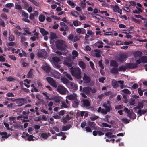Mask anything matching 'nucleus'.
<instances>
[{"mask_svg": "<svg viewBox=\"0 0 147 147\" xmlns=\"http://www.w3.org/2000/svg\"><path fill=\"white\" fill-rule=\"evenodd\" d=\"M45 18V16L43 15H40L39 16V20L41 22H43Z\"/></svg>", "mask_w": 147, "mask_h": 147, "instance_id": "obj_35", "label": "nucleus"}, {"mask_svg": "<svg viewBox=\"0 0 147 147\" xmlns=\"http://www.w3.org/2000/svg\"><path fill=\"white\" fill-rule=\"evenodd\" d=\"M138 67L136 63H128L126 64L125 66H121L119 69V71H125L127 68H133Z\"/></svg>", "mask_w": 147, "mask_h": 147, "instance_id": "obj_2", "label": "nucleus"}, {"mask_svg": "<svg viewBox=\"0 0 147 147\" xmlns=\"http://www.w3.org/2000/svg\"><path fill=\"white\" fill-rule=\"evenodd\" d=\"M118 65V63L115 61L112 60L111 62L110 65L111 66L117 67Z\"/></svg>", "mask_w": 147, "mask_h": 147, "instance_id": "obj_30", "label": "nucleus"}, {"mask_svg": "<svg viewBox=\"0 0 147 147\" xmlns=\"http://www.w3.org/2000/svg\"><path fill=\"white\" fill-rule=\"evenodd\" d=\"M129 103L130 105H134L135 103V100L131 98Z\"/></svg>", "mask_w": 147, "mask_h": 147, "instance_id": "obj_54", "label": "nucleus"}, {"mask_svg": "<svg viewBox=\"0 0 147 147\" xmlns=\"http://www.w3.org/2000/svg\"><path fill=\"white\" fill-rule=\"evenodd\" d=\"M106 136L109 138H111L115 137V136L112 134L110 132H107L105 134Z\"/></svg>", "mask_w": 147, "mask_h": 147, "instance_id": "obj_39", "label": "nucleus"}, {"mask_svg": "<svg viewBox=\"0 0 147 147\" xmlns=\"http://www.w3.org/2000/svg\"><path fill=\"white\" fill-rule=\"evenodd\" d=\"M123 97L124 99V100L123 101V102L125 103H127L128 102L127 98L128 97H129V96L123 95Z\"/></svg>", "mask_w": 147, "mask_h": 147, "instance_id": "obj_48", "label": "nucleus"}, {"mask_svg": "<svg viewBox=\"0 0 147 147\" xmlns=\"http://www.w3.org/2000/svg\"><path fill=\"white\" fill-rule=\"evenodd\" d=\"M67 3L70 6H71L72 7H74L75 6V4L72 1L69 0L67 1Z\"/></svg>", "mask_w": 147, "mask_h": 147, "instance_id": "obj_40", "label": "nucleus"}, {"mask_svg": "<svg viewBox=\"0 0 147 147\" xmlns=\"http://www.w3.org/2000/svg\"><path fill=\"white\" fill-rule=\"evenodd\" d=\"M98 64L99 66L101 67V69L102 70L104 69V66L102 64V60H100L98 62Z\"/></svg>", "mask_w": 147, "mask_h": 147, "instance_id": "obj_55", "label": "nucleus"}, {"mask_svg": "<svg viewBox=\"0 0 147 147\" xmlns=\"http://www.w3.org/2000/svg\"><path fill=\"white\" fill-rule=\"evenodd\" d=\"M88 125L92 128H94L96 124L94 122L89 121L88 122Z\"/></svg>", "mask_w": 147, "mask_h": 147, "instance_id": "obj_36", "label": "nucleus"}, {"mask_svg": "<svg viewBox=\"0 0 147 147\" xmlns=\"http://www.w3.org/2000/svg\"><path fill=\"white\" fill-rule=\"evenodd\" d=\"M92 17L94 18L97 19L98 20H100L102 19V17L99 15L92 14Z\"/></svg>", "mask_w": 147, "mask_h": 147, "instance_id": "obj_31", "label": "nucleus"}, {"mask_svg": "<svg viewBox=\"0 0 147 147\" xmlns=\"http://www.w3.org/2000/svg\"><path fill=\"white\" fill-rule=\"evenodd\" d=\"M51 73L55 78H59L60 74L57 71L55 70H52Z\"/></svg>", "mask_w": 147, "mask_h": 147, "instance_id": "obj_15", "label": "nucleus"}, {"mask_svg": "<svg viewBox=\"0 0 147 147\" xmlns=\"http://www.w3.org/2000/svg\"><path fill=\"white\" fill-rule=\"evenodd\" d=\"M71 14L73 16L77 17L79 15L78 13L76 11H73L71 12Z\"/></svg>", "mask_w": 147, "mask_h": 147, "instance_id": "obj_45", "label": "nucleus"}, {"mask_svg": "<svg viewBox=\"0 0 147 147\" xmlns=\"http://www.w3.org/2000/svg\"><path fill=\"white\" fill-rule=\"evenodd\" d=\"M118 83L120 84V88L121 89H123V88L126 87L125 85L123 84L124 81L123 80H120L118 81Z\"/></svg>", "mask_w": 147, "mask_h": 147, "instance_id": "obj_29", "label": "nucleus"}, {"mask_svg": "<svg viewBox=\"0 0 147 147\" xmlns=\"http://www.w3.org/2000/svg\"><path fill=\"white\" fill-rule=\"evenodd\" d=\"M19 13L20 14H22V16H23L26 18H28V13H26L25 12V11L23 10H21L20 12Z\"/></svg>", "mask_w": 147, "mask_h": 147, "instance_id": "obj_20", "label": "nucleus"}, {"mask_svg": "<svg viewBox=\"0 0 147 147\" xmlns=\"http://www.w3.org/2000/svg\"><path fill=\"white\" fill-rule=\"evenodd\" d=\"M119 71V68L117 67H115L112 68L111 70V72L112 74H117Z\"/></svg>", "mask_w": 147, "mask_h": 147, "instance_id": "obj_24", "label": "nucleus"}, {"mask_svg": "<svg viewBox=\"0 0 147 147\" xmlns=\"http://www.w3.org/2000/svg\"><path fill=\"white\" fill-rule=\"evenodd\" d=\"M9 40L10 41H13L14 40V36L12 35H10L9 38Z\"/></svg>", "mask_w": 147, "mask_h": 147, "instance_id": "obj_49", "label": "nucleus"}, {"mask_svg": "<svg viewBox=\"0 0 147 147\" xmlns=\"http://www.w3.org/2000/svg\"><path fill=\"white\" fill-rule=\"evenodd\" d=\"M55 135L58 136H62V137L61 139L64 140V134L62 132H60L55 134Z\"/></svg>", "mask_w": 147, "mask_h": 147, "instance_id": "obj_38", "label": "nucleus"}, {"mask_svg": "<svg viewBox=\"0 0 147 147\" xmlns=\"http://www.w3.org/2000/svg\"><path fill=\"white\" fill-rule=\"evenodd\" d=\"M77 98V96L75 94H70L67 96H66V104H65V108H68L69 106V104L67 101V99L70 100H74Z\"/></svg>", "mask_w": 147, "mask_h": 147, "instance_id": "obj_3", "label": "nucleus"}, {"mask_svg": "<svg viewBox=\"0 0 147 147\" xmlns=\"http://www.w3.org/2000/svg\"><path fill=\"white\" fill-rule=\"evenodd\" d=\"M103 44V43L101 41L99 40L93 45L92 46L94 47H95L97 46L98 48H101L103 47V46L102 45Z\"/></svg>", "mask_w": 147, "mask_h": 147, "instance_id": "obj_10", "label": "nucleus"}, {"mask_svg": "<svg viewBox=\"0 0 147 147\" xmlns=\"http://www.w3.org/2000/svg\"><path fill=\"white\" fill-rule=\"evenodd\" d=\"M102 106L104 107V109H102V113L107 114L108 112H109L112 110L111 106H109L108 104L106 103L104 104Z\"/></svg>", "mask_w": 147, "mask_h": 147, "instance_id": "obj_5", "label": "nucleus"}, {"mask_svg": "<svg viewBox=\"0 0 147 147\" xmlns=\"http://www.w3.org/2000/svg\"><path fill=\"white\" fill-rule=\"evenodd\" d=\"M64 42L63 40H58L55 42L56 46L57 48L59 50H62L64 49L63 47Z\"/></svg>", "mask_w": 147, "mask_h": 147, "instance_id": "obj_6", "label": "nucleus"}, {"mask_svg": "<svg viewBox=\"0 0 147 147\" xmlns=\"http://www.w3.org/2000/svg\"><path fill=\"white\" fill-rule=\"evenodd\" d=\"M30 1L32 2L35 6H38L39 3L34 0H29Z\"/></svg>", "mask_w": 147, "mask_h": 147, "instance_id": "obj_53", "label": "nucleus"}, {"mask_svg": "<svg viewBox=\"0 0 147 147\" xmlns=\"http://www.w3.org/2000/svg\"><path fill=\"white\" fill-rule=\"evenodd\" d=\"M127 57V56L126 55L124 54H122L120 55L117 60L119 62H122Z\"/></svg>", "mask_w": 147, "mask_h": 147, "instance_id": "obj_12", "label": "nucleus"}, {"mask_svg": "<svg viewBox=\"0 0 147 147\" xmlns=\"http://www.w3.org/2000/svg\"><path fill=\"white\" fill-rule=\"evenodd\" d=\"M138 92L140 96L143 95V91H142L140 88H139L138 89Z\"/></svg>", "mask_w": 147, "mask_h": 147, "instance_id": "obj_60", "label": "nucleus"}, {"mask_svg": "<svg viewBox=\"0 0 147 147\" xmlns=\"http://www.w3.org/2000/svg\"><path fill=\"white\" fill-rule=\"evenodd\" d=\"M80 38H81V37L80 36H76L74 37L72 41L73 42H75L77 40H79Z\"/></svg>", "mask_w": 147, "mask_h": 147, "instance_id": "obj_42", "label": "nucleus"}, {"mask_svg": "<svg viewBox=\"0 0 147 147\" xmlns=\"http://www.w3.org/2000/svg\"><path fill=\"white\" fill-rule=\"evenodd\" d=\"M84 105L86 107H89L90 105V102L88 100L84 99L83 100Z\"/></svg>", "mask_w": 147, "mask_h": 147, "instance_id": "obj_27", "label": "nucleus"}, {"mask_svg": "<svg viewBox=\"0 0 147 147\" xmlns=\"http://www.w3.org/2000/svg\"><path fill=\"white\" fill-rule=\"evenodd\" d=\"M3 123L7 129L8 130H9L10 128L9 124L5 121L3 122Z\"/></svg>", "mask_w": 147, "mask_h": 147, "instance_id": "obj_46", "label": "nucleus"}, {"mask_svg": "<svg viewBox=\"0 0 147 147\" xmlns=\"http://www.w3.org/2000/svg\"><path fill=\"white\" fill-rule=\"evenodd\" d=\"M105 79V78L104 77H102L101 78H99V82H102V83H104V80Z\"/></svg>", "mask_w": 147, "mask_h": 147, "instance_id": "obj_63", "label": "nucleus"}, {"mask_svg": "<svg viewBox=\"0 0 147 147\" xmlns=\"http://www.w3.org/2000/svg\"><path fill=\"white\" fill-rule=\"evenodd\" d=\"M72 58L73 59H74L78 55V53L76 50H74L72 53Z\"/></svg>", "mask_w": 147, "mask_h": 147, "instance_id": "obj_23", "label": "nucleus"}, {"mask_svg": "<svg viewBox=\"0 0 147 147\" xmlns=\"http://www.w3.org/2000/svg\"><path fill=\"white\" fill-rule=\"evenodd\" d=\"M76 32L79 34H84L86 33V30L83 28H78L76 29Z\"/></svg>", "mask_w": 147, "mask_h": 147, "instance_id": "obj_18", "label": "nucleus"}, {"mask_svg": "<svg viewBox=\"0 0 147 147\" xmlns=\"http://www.w3.org/2000/svg\"><path fill=\"white\" fill-rule=\"evenodd\" d=\"M73 24L74 26H77L79 25H80L81 24V22L78 21V20H76L73 22Z\"/></svg>", "mask_w": 147, "mask_h": 147, "instance_id": "obj_41", "label": "nucleus"}, {"mask_svg": "<svg viewBox=\"0 0 147 147\" xmlns=\"http://www.w3.org/2000/svg\"><path fill=\"white\" fill-rule=\"evenodd\" d=\"M9 58L13 60H16V59L14 55H9Z\"/></svg>", "mask_w": 147, "mask_h": 147, "instance_id": "obj_64", "label": "nucleus"}, {"mask_svg": "<svg viewBox=\"0 0 147 147\" xmlns=\"http://www.w3.org/2000/svg\"><path fill=\"white\" fill-rule=\"evenodd\" d=\"M65 64L70 70L72 75L78 79L81 78V70L79 67L73 68L72 67V62L71 61L66 62Z\"/></svg>", "mask_w": 147, "mask_h": 147, "instance_id": "obj_1", "label": "nucleus"}, {"mask_svg": "<svg viewBox=\"0 0 147 147\" xmlns=\"http://www.w3.org/2000/svg\"><path fill=\"white\" fill-rule=\"evenodd\" d=\"M15 7L16 9H17L20 10L22 9V7L20 5H19V4L16 5Z\"/></svg>", "mask_w": 147, "mask_h": 147, "instance_id": "obj_56", "label": "nucleus"}, {"mask_svg": "<svg viewBox=\"0 0 147 147\" xmlns=\"http://www.w3.org/2000/svg\"><path fill=\"white\" fill-rule=\"evenodd\" d=\"M145 102V100H143L141 102L138 103V105L140 109H142L143 108V103Z\"/></svg>", "mask_w": 147, "mask_h": 147, "instance_id": "obj_34", "label": "nucleus"}, {"mask_svg": "<svg viewBox=\"0 0 147 147\" xmlns=\"http://www.w3.org/2000/svg\"><path fill=\"white\" fill-rule=\"evenodd\" d=\"M83 79L85 83H89L90 82L91 80L90 78L85 73L84 74Z\"/></svg>", "mask_w": 147, "mask_h": 147, "instance_id": "obj_14", "label": "nucleus"}, {"mask_svg": "<svg viewBox=\"0 0 147 147\" xmlns=\"http://www.w3.org/2000/svg\"><path fill=\"white\" fill-rule=\"evenodd\" d=\"M121 92L123 93L122 96L124 95L128 96V95H130L131 93L130 91L127 88H125L121 90Z\"/></svg>", "mask_w": 147, "mask_h": 147, "instance_id": "obj_16", "label": "nucleus"}, {"mask_svg": "<svg viewBox=\"0 0 147 147\" xmlns=\"http://www.w3.org/2000/svg\"><path fill=\"white\" fill-rule=\"evenodd\" d=\"M111 7L112 8L113 11L114 12H117L118 10L119 9V7L117 5H115V6L111 5Z\"/></svg>", "mask_w": 147, "mask_h": 147, "instance_id": "obj_22", "label": "nucleus"}, {"mask_svg": "<svg viewBox=\"0 0 147 147\" xmlns=\"http://www.w3.org/2000/svg\"><path fill=\"white\" fill-rule=\"evenodd\" d=\"M106 19L107 20L113 22H115V19L114 18H111L109 17H107Z\"/></svg>", "mask_w": 147, "mask_h": 147, "instance_id": "obj_59", "label": "nucleus"}, {"mask_svg": "<svg viewBox=\"0 0 147 147\" xmlns=\"http://www.w3.org/2000/svg\"><path fill=\"white\" fill-rule=\"evenodd\" d=\"M16 100V103L18 104L17 106L18 107H20L24 104L25 99L24 98H18Z\"/></svg>", "mask_w": 147, "mask_h": 147, "instance_id": "obj_9", "label": "nucleus"}, {"mask_svg": "<svg viewBox=\"0 0 147 147\" xmlns=\"http://www.w3.org/2000/svg\"><path fill=\"white\" fill-rule=\"evenodd\" d=\"M118 81H116L115 80H113L112 81V84L114 88H116L118 87Z\"/></svg>", "mask_w": 147, "mask_h": 147, "instance_id": "obj_19", "label": "nucleus"}, {"mask_svg": "<svg viewBox=\"0 0 147 147\" xmlns=\"http://www.w3.org/2000/svg\"><path fill=\"white\" fill-rule=\"evenodd\" d=\"M6 79H7V81L9 82L13 81L15 80V79L11 76H9V77H7Z\"/></svg>", "mask_w": 147, "mask_h": 147, "instance_id": "obj_44", "label": "nucleus"}, {"mask_svg": "<svg viewBox=\"0 0 147 147\" xmlns=\"http://www.w3.org/2000/svg\"><path fill=\"white\" fill-rule=\"evenodd\" d=\"M57 91L60 94H64V87L61 85H58Z\"/></svg>", "mask_w": 147, "mask_h": 147, "instance_id": "obj_11", "label": "nucleus"}, {"mask_svg": "<svg viewBox=\"0 0 147 147\" xmlns=\"http://www.w3.org/2000/svg\"><path fill=\"white\" fill-rule=\"evenodd\" d=\"M73 113L72 111L68 112L67 115L66 117V119L69 120L73 116Z\"/></svg>", "mask_w": 147, "mask_h": 147, "instance_id": "obj_25", "label": "nucleus"}, {"mask_svg": "<svg viewBox=\"0 0 147 147\" xmlns=\"http://www.w3.org/2000/svg\"><path fill=\"white\" fill-rule=\"evenodd\" d=\"M6 96L8 97H13L14 96V95L12 92H8L6 94Z\"/></svg>", "mask_w": 147, "mask_h": 147, "instance_id": "obj_58", "label": "nucleus"}, {"mask_svg": "<svg viewBox=\"0 0 147 147\" xmlns=\"http://www.w3.org/2000/svg\"><path fill=\"white\" fill-rule=\"evenodd\" d=\"M34 138V136L30 135L28 137L27 139L28 141H33L34 140V139H33Z\"/></svg>", "mask_w": 147, "mask_h": 147, "instance_id": "obj_43", "label": "nucleus"}, {"mask_svg": "<svg viewBox=\"0 0 147 147\" xmlns=\"http://www.w3.org/2000/svg\"><path fill=\"white\" fill-rule=\"evenodd\" d=\"M91 90V88L90 87H85L83 88V93L88 94L90 93V90Z\"/></svg>", "mask_w": 147, "mask_h": 147, "instance_id": "obj_17", "label": "nucleus"}, {"mask_svg": "<svg viewBox=\"0 0 147 147\" xmlns=\"http://www.w3.org/2000/svg\"><path fill=\"white\" fill-rule=\"evenodd\" d=\"M122 121L124 123H127L129 122V120H128L126 118H123L122 119Z\"/></svg>", "mask_w": 147, "mask_h": 147, "instance_id": "obj_50", "label": "nucleus"}, {"mask_svg": "<svg viewBox=\"0 0 147 147\" xmlns=\"http://www.w3.org/2000/svg\"><path fill=\"white\" fill-rule=\"evenodd\" d=\"M47 53L44 49H41L39 51L38 53V56L40 57L44 58L47 57Z\"/></svg>", "mask_w": 147, "mask_h": 147, "instance_id": "obj_8", "label": "nucleus"}, {"mask_svg": "<svg viewBox=\"0 0 147 147\" xmlns=\"http://www.w3.org/2000/svg\"><path fill=\"white\" fill-rule=\"evenodd\" d=\"M87 34L88 35L91 36H93L94 35V33L92 31L88 30H87Z\"/></svg>", "mask_w": 147, "mask_h": 147, "instance_id": "obj_57", "label": "nucleus"}, {"mask_svg": "<svg viewBox=\"0 0 147 147\" xmlns=\"http://www.w3.org/2000/svg\"><path fill=\"white\" fill-rule=\"evenodd\" d=\"M41 137L44 139H47L48 138V135L46 133H42L41 134Z\"/></svg>", "mask_w": 147, "mask_h": 147, "instance_id": "obj_37", "label": "nucleus"}, {"mask_svg": "<svg viewBox=\"0 0 147 147\" xmlns=\"http://www.w3.org/2000/svg\"><path fill=\"white\" fill-rule=\"evenodd\" d=\"M80 102L77 99V98L75 100H73V105L75 107H76L79 105Z\"/></svg>", "mask_w": 147, "mask_h": 147, "instance_id": "obj_26", "label": "nucleus"}, {"mask_svg": "<svg viewBox=\"0 0 147 147\" xmlns=\"http://www.w3.org/2000/svg\"><path fill=\"white\" fill-rule=\"evenodd\" d=\"M52 59L54 64L55 67L57 69L60 68L61 67L60 66L58 63V62L60 61V59L57 57H53Z\"/></svg>", "mask_w": 147, "mask_h": 147, "instance_id": "obj_7", "label": "nucleus"}, {"mask_svg": "<svg viewBox=\"0 0 147 147\" xmlns=\"http://www.w3.org/2000/svg\"><path fill=\"white\" fill-rule=\"evenodd\" d=\"M43 69L47 73L49 72L51 70V68L48 66H45L43 67Z\"/></svg>", "mask_w": 147, "mask_h": 147, "instance_id": "obj_32", "label": "nucleus"}, {"mask_svg": "<svg viewBox=\"0 0 147 147\" xmlns=\"http://www.w3.org/2000/svg\"><path fill=\"white\" fill-rule=\"evenodd\" d=\"M102 126L106 127H108L109 128L111 127V126L106 123H103L102 124Z\"/></svg>", "mask_w": 147, "mask_h": 147, "instance_id": "obj_52", "label": "nucleus"}, {"mask_svg": "<svg viewBox=\"0 0 147 147\" xmlns=\"http://www.w3.org/2000/svg\"><path fill=\"white\" fill-rule=\"evenodd\" d=\"M46 79L47 82L50 84L55 88H56L59 84L58 83L56 82L54 80L50 77H47Z\"/></svg>", "mask_w": 147, "mask_h": 147, "instance_id": "obj_4", "label": "nucleus"}, {"mask_svg": "<svg viewBox=\"0 0 147 147\" xmlns=\"http://www.w3.org/2000/svg\"><path fill=\"white\" fill-rule=\"evenodd\" d=\"M31 70L29 71L27 75L26 76L27 78H31L32 76V73L31 72Z\"/></svg>", "mask_w": 147, "mask_h": 147, "instance_id": "obj_61", "label": "nucleus"}, {"mask_svg": "<svg viewBox=\"0 0 147 147\" xmlns=\"http://www.w3.org/2000/svg\"><path fill=\"white\" fill-rule=\"evenodd\" d=\"M142 62L143 63H147V57L143 56L140 58Z\"/></svg>", "mask_w": 147, "mask_h": 147, "instance_id": "obj_33", "label": "nucleus"}, {"mask_svg": "<svg viewBox=\"0 0 147 147\" xmlns=\"http://www.w3.org/2000/svg\"><path fill=\"white\" fill-rule=\"evenodd\" d=\"M85 129L87 132H92V131L90 128L89 127H85Z\"/></svg>", "mask_w": 147, "mask_h": 147, "instance_id": "obj_62", "label": "nucleus"}, {"mask_svg": "<svg viewBox=\"0 0 147 147\" xmlns=\"http://www.w3.org/2000/svg\"><path fill=\"white\" fill-rule=\"evenodd\" d=\"M14 5L13 3H8L5 5V6L8 8L11 7H13Z\"/></svg>", "mask_w": 147, "mask_h": 147, "instance_id": "obj_51", "label": "nucleus"}, {"mask_svg": "<svg viewBox=\"0 0 147 147\" xmlns=\"http://www.w3.org/2000/svg\"><path fill=\"white\" fill-rule=\"evenodd\" d=\"M0 135L2 136V138H7L10 135V134L7 135V133L6 132H3L0 133Z\"/></svg>", "mask_w": 147, "mask_h": 147, "instance_id": "obj_21", "label": "nucleus"}, {"mask_svg": "<svg viewBox=\"0 0 147 147\" xmlns=\"http://www.w3.org/2000/svg\"><path fill=\"white\" fill-rule=\"evenodd\" d=\"M66 86H68L69 88L73 89L74 90H76L77 88L76 85L71 82L67 84Z\"/></svg>", "mask_w": 147, "mask_h": 147, "instance_id": "obj_13", "label": "nucleus"}, {"mask_svg": "<svg viewBox=\"0 0 147 147\" xmlns=\"http://www.w3.org/2000/svg\"><path fill=\"white\" fill-rule=\"evenodd\" d=\"M79 66L83 69H85L86 65L85 63L82 61H80L78 63Z\"/></svg>", "mask_w": 147, "mask_h": 147, "instance_id": "obj_28", "label": "nucleus"}, {"mask_svg": "<svg viewBox=\"0 0 147 147\" xmlns=\"http://www.w3.org/2000/svg\"><path fill=\"white\" fill-rule=\"evenodd\" d=\"M123 9L125 11L128 12H129L130 11V9L129 7L126 6L123 7Z\"/></svg>", "mask_w": 147, "mask_h": 147, "instance_id": "obj_47", "label": "nucleus"}]
</instances>
